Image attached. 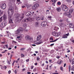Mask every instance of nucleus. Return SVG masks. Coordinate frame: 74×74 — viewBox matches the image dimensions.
<instances>
[{
	"mask_svg": "<svg viewBox=\"0 0 74 74\" xmlns=\"http://www.w3.org/2000/svg\"><path fill=\"white\" fill-rule=\"evenodd\" d=\"M39 5L38 4H36L32 6V8L35 10L36 8H38L39 7Z\"/></svg>",
	"mask_w": 74,
	"mask_h": 74,
	"instance_id": "nucleus-8",
	"label": "nucleus"
},
{
	"mask_svg": "<svg viewBox=\"0 0 74 74\" xmlns=\"http://www.w3.org/2000/svg\"><path fill=\"white\" fill-rule=\"evenodd\" d=\"M3 13L2 12H1V10L0 9V14H2Z\"/></svg>",
	"mask_w": 74,
	"mask_h": 74,
	"instance_id": "nucleus-52",
	"label": "nucleus"
},
{
	"mask_svg": "<svg viewBox=\"0 0 74 74\" xmlns=\"http://www.w3.org/2000/svg\"><path fill=\"white\" fill-rule=\"evenodd\" d=\"M13 42H14L15 44H16L17 43L16 42H15V41H14V40H13Z\"/></svg>",
	"mask_w": 74,
	"mask_h": 74,
	"instance_id": "nucleus-56",
	"label": "nucleus"
},
{
	"mask_svg": "<svg viewBox=\"0 0 74 74\" xmlns=\"http://www.w3.org/2000/svg\"><path fill=\"white\" fill-rule=\"evenodd\" d=\"M2 16L1 18H0V23L2 21Z\"/></svg>",
	"mask_w": 74,
	"mask_h": 74,
	"instance_id": "nucleus-32",
	"label": "nucleus"
},
{
	"mask_svg": "<svg viewBox=\"0 0 74 74\" xmlns=\"http://www.w3.org/2000/svg\"><path fill=\"white\" fill-rule=\"evenodd\" d=\"M24 31L27 32L28 31V30L27 29H24Z\"/></svg>",
	"mask_w": 74,
	"mask_h": 74,
	"instance_id": "nucleus-55",
	"label": "nucleus"
},
{
	"mask_svg": "<svg viewBox=\"0 0 74 74\" xmlns=\"http://www.w3.org/2000/svg\"><path fill=\"white\" fill-rule=\"evenodd\" d=\"M53 74H59L58 73H53Z\"/></svg>",
	"mask_w": 74,
	"mask_h": 74,
	"instance_id": "nucleus-64",
	"label": "nucleus"
},
{
	"mask_svg": "<svg viewBox=\"0 0 74 74\" xmlns=\"http://www.w3.org/2000/svg\"><path fill=\"white\" fill-rule=\"evenodd\" d=\"M9 5L10 6H12V3H9Z\"/></svg>",
	"mask_w": 74,
	"mask_h": 74,
	"instance_id": "nucleus-41",
	"label": "nucleus"
},
{
	"mask_svg": "<svg viewBox=\"0 0 74 74\" xmlns=\"http://www.w3.org/2000/svg\"><path fill=\"white\" fill-rule=\"evenodd\" d=\"M62 21H63V20H60V22H62Z\"/></svg>",
	"mask_w": 74,
	"mask_h": 74,
	"instance_id": "nucleus-61",
	"label": "nucleus"
},
{
	"mask_svg": "<svg viewBox=\"0 0 74 74\" xmlns=\"http://www.w3.org/2000/svg\"><path fill=\"white\" fill-rule=\"evenodd\" d=\"M40 59V58L39 57H38L37 58L36 60H37L38 61V60H39Z\"/></svg>",
	"mask_w": 74,
	"mask_h": 74,
	"instance_id": "nucleus-42",
	"label": "nucleus"
},
{
	"mask_svg": "<svg viewBox=\"0 0 74 74\" xmlns=\"http://www.w3.org/2000/svg\"><path fill=\"white\" fill-rule=\"evenodd\" d=\"M5 46L6 47V48H8V45H5Z\"/></svg>",
	"mask_w": 74,
	"mask_h": 74,
	"instance_id": "nucleus-58",
	"label": "nucleus"
},
{
	"mask_svg": "<svg viewBox=\"0 0 74 74\" xmlns=\"http://www.w3.org/2000/svg\"><path fill=\"white\" fill-rule=\"evenodd\" d=\"M27 25V24H26V23H24L23 25V26L24 27H26Z\"/></svg>",
	"mask_w": 74,
	"mask_h": 74,
	"instance_id": "nucleus-29",
	"label": "nucleus"
},
{
	"mask_svg": "<svg viewBox=\"0 0 74 74\" xmlns=\"http://www.w3.org/2000/svg\"><path fill=\"white\" fill-rule=\"evenodd\" d=\"M64 15L67 16L68 17L71 18V15L69 12H65L64 14Z\"/></svg>",
	"mask_w": 74,
	"mask_h": 74,
	"instance_id": "nucleus-7",
	"label": "nucleus"
},
{
	"mask_svg": "<svg viewBox=\"0 0 74 74\" xmlns=\"http://www.w3.org/2000/svg\"><path fill=\"white\" fill-rule=\"evenodd\" d=\"M62 62H63L62 60H61L60 61H58L57 62V63L58 64H62Z\"/></svg>",
	"mask_w": 74,
	"mask_h": 74,
	"instance_id": "nucleus-17",
	"label": "nucleus"
},
{
	"mask_svg": "<svg viewBox=\"0 0 74 74\" xmlns=\"http://www.w3.org/2000/svg\"><path fill=\"white\" fill-rule=\"evenodd\" d=\"M36 71V69H34L33 70V71L35 72V71Z\"/></svg>",
	"mask_w": 74,
	"mask_h": 74,
	"instance_id": "nucleus-47",
	"label": "nucleus"
},
{
	"mask_svg": "<svg viewBox=\"0 0 74 74\" xmlns=\"http://www.w3.org/2000/svg\"><path fill=\"white\" fill-rule=\"evenodd\" d=\"M14 7L12 6H10L8 10V20L9 23H13V19L12 18V16L14 13Z\"/></svg>",
	"mask_w": 74,
	"mask_h": 74,
	"instance_id": "nucleus-1",
	"label": "nucleus"
},
{
	"mask_svg": "<svg viewBox=\"0 0 74 74\" xmlns=\"http://www.w3.org/2000/svg\"><path fill=\"white\" fill-rule=\"evenodd\" d=\"M36 20H40V18L38 16L36 17Z\"/></svg>",
	"mask_w": 74,
	"mask_h": 74,
	"instance_id": "nucleus-27",
	"label": "nucleus"
},
{
	"mask_svg": "<svg viewBox=\"0 0 74 74\" xmlns=\"http://www.w3.org/2000/svg\"><path fill=\"white\" fill-rule=\"evenodd\" d=\"M56 10L58 12H60L61 10V8L59 7L57 9H56Z\"/></svg>",
	"mask_w": 74,
	"mask_h": 74,
	"instance_id": "nucleus-20",
	"label": "nucleus"
},
{
	"mask_svg": "<svg viewBox=\"0 0 74 74\" xmlns=\"http://www.w3.org/2000/svg\"><path fill=\"white\" fill-rule=\"evenodd\" d=\"M58 40V38H57L56 40H55L53 41H54V42H55L56 41H57Z\"/></svg>",
	"mask_w": 74,
	"mask_h": 74,
	"instance_id": "nucleus-49",
	"label": "nucleus"
},
{
	"mask_svg": "<svg viewBox=\"0 0 74 74\" xmlns=\"http://www.w3.org/2000/svg\"><path fill=\"white\" fill-rule=\"evenodd\" d=\"M50 39L51 40H53V38H50Z\"/></svg>",
	"mask_w": 74,
	"mask_h": 74,
	"instance_id": "nucleus-53",
	"label": "nucleus"
},
{
	"mask_svg": "<svg viewBox=\"0 0 74 74\" xmlns=\"http://www.w3.org/2000/svg\"><path fill=\"white\" fill-rule=\"evenodd\" d=\"M61 2L59 1L57 2V4L58 5H61Z\"/></svg>",
	"mask_w": 74,
	"mask_h": 74,
	"instance_id": "nucleus-31",
	"label": "nucleus"
},
{
	"mask_svg": "<svg viewBox=\"0 0 74 74\" xmlns=\"http://www.w3.org/2000/svg\"><path fill=\"white\" fill-rule=\"evenodd\" d=\"M8 64H11L10 62L9 61H8Z\"/></svg>",
	"mask_w": 74,
	"mask_h": 74,
	"instance_id": "nucleus-51",
	"label": "nucleus"
},
{
	"mask_svg": "<svg viewBox=\"0 0 74 74\" xmlns=\"http://www.w3.org/2000/svg\"><path fill=\"white\" fill-rule=\"evenodd\" d=\"M23 28L21 27H19V29H17L16 31L15 32V34H17V35L19 34L20 33L23 32Z\"/></svg>",
	"mask_w": 74,
	"mask_h": 74,
	"instance_id": "nucleus-3",
	"label": "nucleus"
},
{
	"mask_svg": "<svg viewBox=\"0 0 74 74\" xmlns=\"http://www.w3.org/2000/svg\"><path fill=\"white\" fill-rule=\"evenodd\" d=\"M52 18V17L51 16H48V18Z\"/></svg>",
	"mask_w": 74,
	"mask_h": 74,
	"instance_id": "nucleus-37",
	"label": "nucleus"
},
{
	"mask_svg": "<svg viewBox=\"0 0 74 74\" xmlns=\"http://www.w3.org/2000/svg\"><path fill=\"white\" fill-rule=\"evenodd\" d=\"M71 42H72L74 44V40H71Z\"/></svg>",
	"mask_w": 74,
	"mask_h": 74,
	"instance_id": "nucleus-63",
	"label": "nucleus"
},
{
	"mask_svg": "<svg viewBox=\"0 0 74 74\" xmlns=\"http://www.w3.org/2000/svg\"><path fill=\"white\" fill-rule=\"evenodd\" d=\"M11 73V70H9L8 72V73L9 74H10V73Z\"/></svg>",
	"mask_w": 74,
	"mask_h": 74,
	"instance_id": "nucleus-46",
	"label": "nucleus"
},
{
	"mask_svg": "<svg viewBox=\"0 0 74 74\" xmlns=\"http://www.w3.org/2000/svg\"><path fill=\"white\" fill-rule=\"evenodd\" d=\"M69 27L70 28H73L74 24L73 23H70L69 25Z\"/></svg>",
	"mask_w": 74,
	"mask_h": 74,
	"instance_id": "nucleus-14",
	"label": "nucleus"
},
{
	"mask_svg": "<svg viewBox=\"0 0 74 74\" xmlns=\"http://www.w3.org/2000/svg\"><path fill=\"white\" fill-rule=\"evenodd\" d=\"M42 36L41 35H39L37 37V40H39L41 38Z\"/></svg>",
	"mask_w": 74,
	"mask_h": 74,
	"instance_id": "nucleus-16",
	"label": "nucleus"
},
{
	"mask_svg": "<svg viewBox=\"0 0 74 74\" xmlns=\"http://www.w3.org/2000/svg\"><path fill=\"white\" fill-rule=\"evenodd\" d=\"M59 25L61 27L64 26V24L63 23H60Z\"/></svg>",
	"mask_w": 74,
	"mask_h": 74,
	"instance_id": "nucleus-19",
	"label": "nucleus"
},
{
	"mask_svg": "<svg viewBox=\"0 0 74 74\" xmlns=\"http://www.w3.org/2000/svg\"><path fill=\"white\" fill-rule=\"evenodd\" d=\"M43 43V41L42 40H38V42H36V45H38L42 44Z\"/></svg>",
	"mask_w": 74,
	"mask_h": 74,
	"instance_id": "nucleus-11",
	"label": "nucleus"
},
{
	"mask_svg": "<svg viewBox=\"0 0 74 74\" xmlns=\"http://www.w3.org/2000/svg\"><path fill=\"white\" fill-rule=\"evenodd\" d=\"M73 9H70L69 10V12H70L71 13H72V12H73Z\"/></svg>",
	"mask_w": 74,
	"mask_h": 74,
	"instance_id": "nucleus-24",
	"label": "nucleus"
},
{
	"mask_svg": "<svg viewBox=\"0 0 74 74\" xmlns=\"http://www.w3.org/2000/svg\"><path fill=\"white\" fill-rule=\"evenodd\" d=\"M1 6L2 9H4L6 8V5H5V3H3L1 4Z\"/></svg>",
	"mask_w": 74,
	"mask_h": 74,
	"instance_id": "nucleus-9",
	"label": "nucleus"
},
{
	"mask_svg": "<svg viewBox=\"0 0 74 74\" xmlns=\"http://www.w3.org/2000/svg\"><path fill=\"white\" fill-rule=\"evenodd\" d=\"M61 8L62 10L65 12H66L68 11V7L64 5H62Z\"/></svg>",
	"mask_w": 74,
	"mask_h": 74,
	"instance_id": "nucleus-4",
	"label": "nucleus"
},
{
	"mask_svg": "<svg viewBox=\"0 0 74 74\" xmlns=\"http://www.w3.org/2000/svg\"><path fill=\"white\" fill-rule=\"evenodd\" d=\"M26 39L28 40H31L32 39V38L30 37V36H27L25 37Z\"/></svg>",
	"mask_w": 74,
	"mask_h": 74,
	"instance_id": "nucleus-13",
	"label": "nucleus"
},
{
	"mask_svg": "<svg viewBox=\"0 0 74 74\" xmlns=\"http://www.w3.org/2000/svg\"><path fill=\"white\" fill-rule=\"evenodd\" d=\"M28 21H27L26 19H24L22 21V23H23L26 22H27Z\"/></svg>",
	"mask_w": 74,
	"mask_h": 74,
	"instance_id": "nucleus-22",
	"label": "nucleus"
},
{
	"mask_svg": "<svg viewBox=\"0 0 74 74\" xmlns=\"http://www.w3.org/2000/svg\"><path fill=\"white\" fill-rule=\"evenodd\" d=\"M34 67V66L33 65H32L31 66V69H33Z\"/></svg>",
	"mask_w": 74,
	"mask_h": 74,
	"instance_id": "nucleus-43",
	"label": "nucleus"
},
{
	"mask_svg": "<svg viewBox=\"0 0 74 74\" xmlns=\"http://www.w3.org/2000/svg\"><path fill=\"white\" fill-rule=\"evenodd\" d=\"M7 25V22L5 21H4L2 22V23L1 25V27L2 28H3Z\"/></svg>",
	"mask_w": 74,
	"mask_h": 74,
	"instance_id": "nucleus-6",
	"label": "nucleus"
},
{
	"mask_svg": "<svg viewBox=\"0 0 74 74\" xmlns=\"http://www.w3.org/2000/svg\"><path fill=\"white\" fill-rule=\"evenodd\" d=\"M25 48H22L20 49V50L21 51H23L24 50H25Z\"/></svg>",
	"mask_w": 74,
	"mask_h": 74,
	"instance_id": "nucleus-33",
	"label": "nucleus"
},
{
	"mask_svg": "<svg viewBox=\"0 0 74 74\" xmlns=\"http://www.w3.org/2000/svg\"><path fill=\"white\" fill-rule=\"evenodd\" d=\"M49 66V65H47V68L46 69L48 70V67Z\"/></svg>",
	"mask_w": 74,
	"mask_h": 74,
	"instance_id": "nucleus-54",
	"label": "nucleus"
},
{
	"mask_svg": "<svg viewBox=\"0 0 74 74\" xmlns=\"http://www.w3.org/2000/svg\"><path fill=\"white\" fill-rule=\"evenodd\" d=\"M47 24V22H43L41 23V26H45L46 24Z\"/></svg>",
	"mask_w": 74,
	"mask_h": 74,
	"instance_id": "nucleus-12",
	"label": "nucleus"
},
{
	"mask_svg": "<svg viewBox=\"0 0 74 74\" xmlns=\"http://www.w3.org/2000/svg\"><path fill=\"white\" fill-rule=\"evenodd\" d=\"M60 69L62 71H63V67L62 66H61L60 68Z\"/></svg>",
	"mask_w": 74,
	"mask_h": 74,
	"instance_id": "nucleus-34",
	"label": "nucleus"
},
{
	"mask_svg": "<svg viewBox=\"0 0 74 74\" xmlns=\"http://www.w3.org/2000/svg\"><path fill=\"white\" fill-rule=\"evenodd\" d=\"M71 70L72 71H74V65H73L71 68Z\"/></svg>",
	"mask_w": 74,
	"mask_h": 74,
	"instance_id": "nucleus-25",
	"label": "nucleus"
},
{
	"mask_svg": "<svg viewBox=\"0 0 74 74\" xmlns=\"http://www.w3.org/2000/svg\"><path fill=\"white\" fill-rule=\"evenodd\" d=\"M7 18V16L6 15H5V14H4L3 15V20H5Z\"/></svg>",
	"mask_w": 74,
	"mask_h": 74,
	"instance_id": "nucleus-18",
	"label": "nucleus"
},
{
	"mask_svg": "<svg viewBox=\"0 0 74 74\" xmlns=\"http://www.w3.org/2000/svg\"><path fill=\"white\" fill-rule=\"evenodd\" d=\"M54 43L51 44L50 45V46H53L54 45Z\"/></svg>",
	"mask_w": 74,
	"mask_h": 74,
	"instance_id": "nucleus-57",
	"label": "nucleus"
},
{
	"mask_svg": "<svg viewBox=\"0 0 74 74\" xmlns=\"http://www.w3.org/2000/svg\"><path fill=\"white\" fill-rule=\"evenodd\" d=\"M36 27H38V23L37 22H36L35 23Z\"/></svg>",
	"mask_w": 74,
	"mask_h": 74,
	"instance_id": "nucleus-23",
	"label": "nucleus"
},
{
	"mask_svg": "<svg viewBox=\"0 0 74 74\" xmlns=\"http://www.w3.org/2000/svg\"><path fill=\"white\" fill-rule=\"evenodd\" d=\"M26 61L27 62H29V59H27V60H26Z\"/></svg>",
	"mask_w": 74,
	"mask_h": 74,
	"instance_id": "nucleus-50",
	"label": "nucleus"
},
{
	"mask_svg": "<svg viewBox=\"0 0 74 74\" xmlns=\"http://www.w3.org/2000/svg\"><path fill=\"white\" fill-rule=\"evenodd\" d=\"M26 5L27 8H29L30 7V5L29 4H27Z\"/></svg>",
	"mask_w": 74,
	"mask_h": 74,
	"instance_id": "nucleus-26",
	"label": "nucleus"
},
{
	"mask_svg": "<svg viewBox=\"0 0 74 74\" xmlns=\"http://www.w3.org/2000/svg\"><path fill=\"white\" fill-rule=\"evenodd\" d=\"M62 38H67V36L64 34L63 35Z\"/></svg>",
	"mask_w": 74,
	"mask_h": 74,
	"instance_id": "nucleus-21",
	"label": "nucleus"
},
{
	"mask_svg": "<svg viewBox=\"0 0 74 74\" xmlns=\"http://www.w3.org/2000/svg\"><path fill=\"white\" fill-rule=\"evenodd\" d=\"M25 71V69H23L22 70L23 71Z\"/></svg>",
	"mask_w": 74,
	"mask_h": 74,
	"instance_id": "nucleus-60",
	"label": "nucleus"
},
{
	"mask_svg": "<svg viewBox=\"0 0 74 74\" xmlns=\"http://www.w3.org/2000/svg\"><path fill=\"white\" fill-rule=\"evenodd\" d=\"M71 68V67L70 65H69V72L70 71Z\"/></svg>",
	"mask_w": 74,
	"mask_h": 74,
	"instance_id": "nucleus-35",
	"label": "nucleus"
},
{
	"mask_svg": "<svg viewBox=\"0 0 74 74\" xmlns=\"http://www.w3.org/2000/svg\"><path fill=\"white\" fill-rule=\"evenodd\" d=\"M25 55H24L23 53L21 54V56L22 58H24L25 57Z\"/></svg>",
	"mask_w": 74,
	"mask_h": 74,
	"instance_id": "nucleus-30",
	"label": "nucleus"
},
{
	"mask_svg": "<svg viewBox=\"0 0 74 74\" xmlns=\"http://www.w3.org/2000/svg\"><path fill=\"white\" fill-rule=\"evenodd\" d=\"M64 35L66 36H69V33L68 32V34H67Z\"/></svg>",
	"mask_w": 74,
	"mask_h": 74,
	"instance_id": "nucleus-36",
	"label": "nucleus"
},
{
	"mask_svg": "<svg viewBox=\"0 0 74 74\" xmlns=\"http://www.w3.org/2000/svg\"><path fill=\"white\" fill-rule=\"evenodd\" d=\"M26 19L27 20V21H29L30 20V18H26Z\"/></svg>",
	"mask_w": 74,
	"mask_h": 74,
	"instance_id": "nucleus-39",
	"label": "nucleus"
},
{
	"mask_svg": "<svg viewBox=\"0 0 74 74\" xmlns=\"http://www.w3.org/2000/svg\"><path fill=\"white\" fill-rule=\"evenodd\" d=\"M14 17L15 18V22H16L15 23L17 22H18L19 20H21L24 18V15L23 14H22V16H19V15L18 14H15L14 16Z\"/></svg>",
	"mask_w": 74,
	"mask_h": 74,
	"instance_id": "nucleus-2",
	"label": "nucleus"
},
{
	"mask_svg": "<svg viewBox=\"0 0 74 74\" xmlns=\"http://www.w3.org/2000/svg\"><path fill=\"white\" fill-rule=\"evenodd\" d=\"M71 64L72 65H73L74 64V62H72Z\"/></svg>",
	"mask_w": 74,
	"mask_h": 74,
	"instance_id": "nucleus-62",
	"label": "nucleus"
},
{
	"mask_svg": "<svg viewBox=\"0 0 74 74\" xmlns=\"http://www.w3.org/2000/svg\"><path fill=\"white\" fill-rule=\"evenodd\" d=\"M56 58H57L58 59H59L60 58V57L58 56H56Z\"/></svg>",
	"mask_w": 74,
	"mask_h": 74,
	"instance_id": "nucleus-44",
	"label": "nucleus"
},
{
	"mask_svg": "<svg viewBox=\"0 0 74 74\" xmlns=\"http://www.w3.org/2000/svg\"><path fill=\"white\" fill-rule=\"evenodd\" d=\"M27 74H31V72H27Z\"/></svg>",
	"mask_w": 74,
	"mask_h": 74,
	"instance_id": "nucleus-59",
	"label": "nucleus"
},
{
	"mask_svg": "<svg viewBox=\"0 0 74 74\" xmlns=\"http://www.w3.org/2000/svg\"><path fill=\"white\" fill-rule=\"evenodd\" d=\"M59 29V28L55 26L54 28V30H55V31L57 32V30H58Z\"/></svg>",
	"mask_w": 74,
	"mask_h": 74,
	"instance_id": "nucleus-15",
	"label": "nucleus"
},
{
	"mask_svg": "<svg viewBox=\"0 0 74 74\" xmlns=\"http://www.w3.org/2000/svg\"><path fill=\"white\" fill-rule=\"evenodd\" d=\"M66 1L68 3H70L71 2V0H67Z\"/></svg>",
	"mask_w": 74,
	"mask_h": 74,
	"instance_id": "nucleus-38",
	"label": "nucleus"
},
{
	"mask_svg": "<svg viewBox=\"0 0 74 74\" xmlns=\"http://www.w3.org/2000/svg\"><path fill=\"white\" fill-rule=\"evenodd\" d=\"M52 60H49V62L50 63H52Z\"/></svg>",
	"mask_w": 74,
	"mask_h": 74,
	"instance_id": "nucleus-45",
	"label": "nucleus"
},
{
	"mask_svg": "<svg viewBox=\"0 0 74 74\" xmlns=\"http://www.w3.org/2000/svg\"><path fill=\"white\" fill-rule=\"evenodd\" d=\"M56 32L55 31L54 32H52V35L54 36L58 37L60 34L61 33L60 32L56 33Z\"/></svg>",
	"mask_w": 74,
	"mask_h": 74,
	"instance_id": "nucleus-5",
	"label": "nucleus"
},
{
	"mask_svg": "<svg viewBox=\"0 0 74 74\" xmlns=\"http://www.w3.org/2000/svg\"><path fill=\"white\" fill-rule=\"evenodd\" d=\"M54 2L53 3H52V4L53 5H54V6H55V4H54L55 3V1L54 0Z\"/></svg>",
	"mask_w": 74,
	"mask_h": 74,
	"instance_id": "nucleus-40",
	"label": "nucleus"
},
{
	"mask_svg": "<svg viewBox=\"0 0 74 74\" xmlns=\"http://www.w3.org/2000/svg\"><path fill=\"white\" fill-rule=\"evenodd\" d=\"M5 43V42H1V44H4Z\"/></svg>",
	"mask_w": 74,
	"mask_h": 74,
	"instance_id": "nucleus-48",
	"label": "nucleus"
},
{
	"mask_svg": "<svg viewBox=\"0 0 74 74\" xmlns=\"http://www.w3.org/2000/svg\"><path fill=\"white\" fill-rule=\"evenodd\" d=\"M33 18L34 19L36 18L37 17V15L36 14H35L33 16Z\"/></svg>",
	"mask_w": 74,
	"mask_h": 74,
	"instance_id": "nucleus-28",
	"label": "nucleus"
},
{
	"mask_svg": "<svg viewBox=\"0 0 74 74\" xmlns=\"http://www.w3.org/2000/svg\"><path fill=\"white\" fill-rule=\"evenodd\" d=\"M26 15L27 16L29 17L31 16H32V13L30 12H28L26 14Z\"/></svg>",
	"mask_w": 74,
	"mask_h": 74,
	"instance_id": "nucleus-10",
	"label": "nucleus"
}]
</instances>
